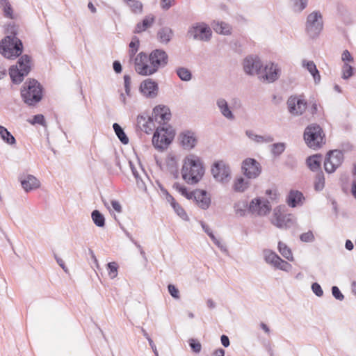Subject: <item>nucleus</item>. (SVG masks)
<instances>
[{
  "instance_id": "8",
  "label": "nucleus",
  "mask_w": 356,
  "mask_h": 356,
  "mask_svg": "<svg viewBox=\"0 0 356 356\" xmlns=\"http://www.w3.org/2000/svg\"><path fill=\"white\" fill-rule=\"evenodd\" d=\"M211 173L213 179L222 184H228L232 178L231 168L223 160H218L213 163Z\"/></svg>"
},
{
  "instance_id": "31",
  "label": "nucleus",
  "mask_w": 356,
  "mask_h": 356,
  "mask_svg": "<svg viewBox=\"0 0 356 356\" xmlns=\"http://www.w3.org/2000/svg\"><path fill=\"white\" fill-rule=\"evenodd\" d=\"M212 27L213 29L219 34L228 35L232 33L229 26L223 22H213Z\"/></svg>"
},
{
  "instance_id": "50",
  "label": "nucleus",
  "mask_w": 356,
  "mask_h": 356,
  "mask_svg": "<svg viewBox=\"0 0 356 356\" xmlns=\"http://www.w3.org/2000/svg\"><path fill=\"white\" fill-rule=\"evenodd\" d=\"M240 204L236 203L234 205V209L236 211V213L239 215L241 217H243L246 215V210H248V204L247 202H244L243 203V207H239Z\"/></svg>"
},
{
  "instance_id": "20",
  "label": "nucleus",
  "mask_w": 356,
  "mask_h": 356,
  "mask_svg": "<svg viewBox=\"0 0 356 356\" xmlns=\"http://www.w3.org/2000/svg\"><path fill=\"white\" fill-rule=\"evenodd\" d=\"M261 72H264V74L260 77H261L264 81L267 83H273L279 79L281 70L277 64L270 63L266 65L264 69L262 68Z\"/></svg>"
},
{
  "instance_id": "23",
  "label": "nucleus",
  "mask_w": 356,
  "mask_h": 356,
  "mask_svg": "<svg viewBox=\"0 0 356 356\" xmlns=\"http://www.w3.org/2000/svg\"><path fill=\"white\" fill-rule=\"evenodd\" d=\"M305 200V196L301 191L292 189L289 191L286 202L290 207L295 208L302 205Z\"/></svg>"
},
{
  "instance_id": "26",
  "label": "nucleus",
  "mask_w": 356,
  "mask_h": 356,
  "mask_svg": "<svg viewBox=\"0 0 356 356\" xmlns=\"http://www.w3.org/2000/svg\"><path fill=\"white\" fill-rule=\"evenodd\" d=\"M322 156L320 154L309 156L306 159L308 168L313 172H318L321 168Z\"/></svg>"
},
{
  "instance_id": "37",
  "label": "nucleus",
  "mask_w": 356,
  "mask_h": 356,
  "mask_svg": "<svg viewBox=\"0 0 356 356\" xmlns=\"http://www.w3.org/2000/svg\"><path fill=\"white\" fill-rule=\"evenodd\" d=\"M91 218L96 226L99 227H104L105 226V217L99 210L95 209L92 211Z\"/></svg>"
},
{
  "instance_id": "42",
  "label": "nucleus",
  "mask_w": 356,
  "mask_h": 356,
  "mask_svg": "<svg viewBox=\"0 0 356 356\" xmlns=\"http://www.w3.org/2000/svg\"><path fill=\"white\" fill-rule=\"evenodd\" d=\"M171 207L173 208L175 212L177 214V216H179L181 219L186 221L189 220V218L186 212L185 211L184 209L178 202L175 203L174 205Z\"/></svg>"
},
{
  "instance_id": "28",
  "label": "nucleus",
  "mask_w": 356,
  "mask_h": 356,
  "mask_svg": "<svg viewBox=\"0 0 356 356\" xmlns=\"http://www.w3.org/2000/svg\"><path fill=\"white\" fill-rule=\"evenodd\" d=\"M216 104L223 116L229 120L234 119V115L231 111L227 102L225 99L219 98L216 102Z\"/></svg>"
},
{
  "instance_id": "6",
  "label": "nucleus",
  "mask_w": 356,
  "mask_h": 356,
  "mask_svg": "<svg viewBox=\"0 0 356 356\" xmlns=\"http://www.w3.org/2000/svg\"><path fill=\"white\" fill-rule=\"evenodd\" d=\"M175 134V130L170 124L159 126L152 137V144L155 149L160 151L167 149L172 143Z\"/></svg>"
},
{
  "instance_id": "57",
  "label": "nucleus",
  "mask_w": 356,
  "mask_h": 356,
  "mask_svg": "<svg viewBox=\"0 0 356 356\" xmlns=\"http://www.w3.org/2000/svg\"><path fill=\"white\" fill-rule=\"evenodd\" d=\"M33 124H38L40 125L45 124V118L42 114H37L33 116V121L31 122Z\"/></svg>"
},
{
  "instance_id": "49",
  "label": "nucleus",
  "mask_w": 356,
  "mask_h": 356,
  "mask_svg": "<svg viewBox=\"0 0 356 356\" xmlns=\"http://www.w3.org/2000/svg\"><path fill=\"white\" fill-rule=\"evenodd\" d=\"M293 9L295 11L301 12L307 6L308 0H293Z\"/></svg>"
},
{
  "instance_id": "36",
  "label": "nucleus",
  "mask_w": 356,
  "mask_h": 356,
  "mask_svg": "<svg viewBox=\"0 0 356 356\" xmlns=\"http://www.w3.org/2000/svg\"><path fill=\"white\" fill-rule=\"evenodd\" d=\"M0 7L2 8L4 17L14 19L13 8L8 0H0Z\"/></svg>"
},
{
  "instance_id": "35",
  "label": "nucleus",
  "mask_w": 356,
  "mask_h": 356,
  "mask_svg": "<svg viewBox=\"0 0 356 356\" xmlns=\"http://www.w3.org/2000/svg\"><path fill=\"white\" fill-rule=\"evenodd\" d=\"M134 14H141L143 10L142 2L138 0H123Z\"/></svg>"
},
{
  "instance_id": "34",
  "label": "nucleus",
  "mask_w": 356,
  "mask_h": 356,
  "mask_svg": "<svg viewBox=\"0 0 356 356\" xmlns=\"http://www.w3.org/2000/svg\"><path fill=\"white\" fill-rule=\"evenodd\" d=\"M177 76L183 81H189L192 79L191 71L184 67H178L175 70Z\"/></svg>"
},
{
  "instance_id": "52",
  "label": "nucleus",
  "mask_w": 356,
  "mask_h": 356,
  "mask_svg": "<svg viewBox=\"0 0 356 356\" xmlns=\"http://www.w3.org/2000/svg\"><path fill=\"white\" fill-rule=\"evenodd\" d=\"M168 293L170 294V296L173 298L177 299V300L180 298L179 291L176 287L175 285H174L172 284H169L168 285Z\"/></svg>"
},
{
  "instance_id": "2",
  "label": "nucleus",
  "mask_w": 356,
  "mask_h": 356,
  "mask_svg": "<svg viewBox=\"0 0 356 356\" xmlns=\"http://www.w3.org/2000/svg\"><path fill=\"white\" fill-rule=\"evenodd\" d=\"M17 29L15 23L8 24L5 29L8 35L0 42V54L10 60L16 59L24 50L22 41L17 37Z\"/></svg>"
},
{
  "instance_id": "48",
  "label": "nucleus",
  "mask_w": 356,
  "mask_h": 356,
  "mask_svg": "<svg viewBox=\"0 0 356 356\" xmlns=\"http://www.w3.org/2000/svg\"><path fill=\"white\" fill-rule=\"evenodd\" d=\"M155 17L150 14L145 17V18L141 22L142 26L146 31L148 28L151 27L154 22Z\"/></svg>"
},
{
  "instance_id": "59",
  "label": "nucleus",
  "mask_w": 356,
  "mask_h": 356,
  "mask_svg": "<svg viewBox=\"0 0 356 356\" xmlns=\"http://www.w3.org/2000/svg\"><path fill=\"white\" fill-rule=\"evenodd\" d=\"M341 59L343 62H353V57L352 56L350 51L347 49L344 50L341 55Z\"/></svg>"
},
{
  "instance_id": "45",
  "label": "nucleus",
  "mask_w": 356,
  "mask_h": 356,
  "mask_svg": "<svg viewBox=\"0 0 356 356\" xmlns=\"http://www.w3.org/2000/svg\"><path fill=\"white\" fill-rule=\"evenodd\" d=\"M300 240L305 243H312L315 241V236L312 231L309 230L300 235Z\"/></svg>"
},
{
  "instance_id": "43",
  "label": "nucleus",
  "mask_w": 356,
  "mask_h": 356,
  "mask_svg": "<svg viewBox=\"0 0 356 356\" xmlns=\"http://www.w3.org/2000/svg\"><path fill=\"white\" fill-rule=\"evenodd\" d=\"M342 78L347 80L353 75L354 68L351 65L345 63L342 67Z\"/></svg>"
},
{
  "instance_id": "13",
  "label": "nucleus",
  "mask_w": 356,
  "mask_h": 356,
  "mask_svg": "<svg viewBox=\"0 0 356 356\" xmlns=\"http://www.w3.org/2000/svg\"><path fill=\"white\" fill-rule=\"evenodd\" d=\"M177 140L183 149L190 151L196 147L198 138L195 132L192 130L186 129L179 134Z\"/></svg>"
},
{
  "instance_id": "22",
  "label": "nucleus",
  "mask_w": 356,
  "mask_h": 356,
  "mask_svg": "<svg viewBox=\"0 0 356 356\" xmlns=\"http://www.w3.org/2000/svg\"><path fill=\"white\" fill-rule=\"evenodd\" d=\"M19 181L22 187L26 193L35 190L40 186V181L31 175L21 176Z\"/></svg>"
},
{
  "instance_id": "16",
  "label": "nucleus",
  "mask_w": 356,
  "mask_h": 356,
  "mask_svg": "<svg viewBox=\"0 0 356 356\" xmlns=\"http://www.w3.org/2000/svg\"><path fill=\"white\" fill-rule=\"evenodd\" d=\"M159 90L158 83L149 78L143 80L139 86L140 92L145 97L149 99L155 98L158 95Z\"/></svg>"
},
{
  "instance_id": "40",
  "label": "nucleus",
  "mask_w": 356,
  "mask_h": 356,
  "mask_svg": "<svg viewBox=\"0 0 356 356\" xmlns=\"http://www.w3.org/2000/svg\"><path fill=\"white\" fill-rule=\"evenodd\" d=\"M325 186V177L322 170L317 172L315 176L314 188L317 191H321Z\"/></svg>"
},
{
  "instance_id": "51",
  "label": "nucleus",
  "mask_w": 356,
  "mask_h": 356,
  "mask_svg": "<svg viewBox=\"0 0 356 356\" xmlns=\"http://www.w3.org/2000/svg\"><path fill=\"white\" fill-rule=\"evenodd\" d=\"M284 164L289 169L293 170L297 166V161L293 155H289Z\"/></svg>"
},
{
  "instance_id": "15",
  "label": "nucleus",
  "mask_w": 356,
  "mask_h": 356,
  "mask_svg": "<svg viewBox=\"0 0 356 356\" xmlns=\"http://www.w3.org/2000/svg\"><path fill=\"white\" fill-rule=\"evenodd\" d=\"M263 64L257 56H248L243 60V69L246 74L260 75Z\"/></svg>"
},
{
  "instance_id": "14",
  "label": "nucleus",
  "mask_w": 356,
  "mask_h": 356,
  "mask_svg": "<svg viewBox=\"0 0 356 356\" xmlns=\"http://www.w3.org/2000/svg\"><path fill=\"white\" fill-rule=\"evenodd\" d=\"M271 210V205L268 200L262 201L261 197L252 200L248 204V212L256 213L258 216H265Z\"/></svg>"
},
{
  "instance_id": "25",
  "label": "nucleus",
  "mask_w": 356,
  "mask_h": 356,
  "mask_svg": "<svg viewBox=\"0 0 356 356\" xmlns=\"http://www.w3.org/2000/svg\"><path fill=\"white\" fill-rule=\"evenodd\" d=\"M302 66L311 74L316 84L320 83L321 75L314 61L304 59L302 61Z\"/></svg>"
},
{
  "instance_id": "4",
  "label": "nucleus",
  "mask_w": 356,
  "mask_h": 356,
  "mask_svg": "<svg viewBox=\"0 0 356 356\" xmlns=\"http://www.w3.org/2000/svg\"><path fill=\"white\" fill-rule=\"evenodd\" d=\"M44 88L35 79L26 80L20 90L22 101L29 106H35L43 97Z\"/></svg>"
},
{
  "instance_id": "55",
  "label": "nucleus",
  "mask_w": 356,
  "mask_h": 356,
  "mask_svg": "<svg viewBox=\"0 0 356 356\" xmlns=\"http://www.w3.org/2000/svg\"><path fill=\"white\" fill-rule=\"evenodd\" d=\"M312 290L313 293L318 297H322L323 295V291L321 285L317 282H314L312 284Z\"/></svg>"
},
{
  "instance_id": "44",
  "label": "nucleus",
  "mask_w": 356,
  "mask_h": 356,
  "mask_svg": "<svg viewBox=\"0 0 356 356\" xmlns=\"http://www.w3.org/2000/svg\"><path fill=\"white\" fill-rule=\"evenodd\" d=\"M188 345L193 353L197 354L201 352L202 345L197 339H190L188 340Z\"/></svg>"
},
{
  "instance_id": "12",
  "label": "nucleus",
  "mask_w": 356,
  "mask_h": 356,
  "mask_svg": "<svg viewBox=\"0 0 356 356\" xmlns=\"http://www.w3.org/2000/svg\"><path fill=\"white\" fill-rule=\"evenodd\" d=\"M241 172L247 179H256L261 172V166L255 159L247 158L242 162Z\"/></svg>"
},
{
  "instance_id": "62",
  "label": "nucleus",
  "mask_w": 356,
  "mask_h": 356,
  "mask_svg": "<svg viewBox=\"0 0 356 356\" xmlns=\"http://www.w3.org/2000/svg\"><path fill=\"white\" fill-rule=\"evenodd\" d=\"M113 209L118 213H121L122 208L120 202L117 200H113L111 202Z\"/></svg>"
},
{
  "instance_id": "10",
  "label": "nucleus",
  "mask_w": 356,
  "mask_h": 356,
  "mask_svg": "<svg viewBox=\"0 0 356 356\" xmlns=\"http://www.w3.org/2000/svg\"><path fill=\"white\" fill-rule=\"evenodd\" d=\"M187 35L194 40L209 41L212 36L210 26L204 22H197L189 27Z\"/></svg>"
},
{
  "instance_id": "29",
  "label": "nucleus",
  "mask_w": 356,
  "mask_h": 356,
  "mask_svg": "<svg viewBox=\"0 0 356 356\" xmlns=\"http://www.w3.org/2000/svg\"><path fill=\"white\" fill-rule=\"evenodd\" d=\"M172 36L173 31L170 27H162L157 32V39L161 43L168 44L171 40Z\"/></svg>"
},
{
  "instance_id": "5",
  "label": "nucleus",
  "mask_w": 356,
  "mask_h": 356,
  "mask_svg": "<svg viewBox=\"0 0 356 356\" xmlns=\"http://www.w3.org/2000/svg\"><path fill=\"white\" fill-rule=\"evenodd\" d=\"M15 65H11L8 69L9 76L13 84L19 85L23 82L24 78L31 71V56L22 54L18 57Z\"/></svg>"
},
{
  "instance_id": "63",
  "label": "nucleus",
  "mask_w": 356,
  "mask_h": 356,
  "mask_svg": "<svg viewBox=\"0 0 356 356\" xmlns=\"http://www.w3.org/2000/svg\"><path fill=\"white\" fill-rule=\"evenodd\" d=\"M113 67L114 71L117 74H120L122 71V65H121V63H120V62L119 60H115L113 63Z\"/></svg>"
},
{
  "instance_id": "61",
  "label": "nucleus",
  "mask_w": 356,
  "mask_h": 356,
  "mask_svg": "<svg viewBox=\"0 0 356 356\" xmlns=\"http://www.w3.org/2000/svg\"><path fill=\"white\" fill-rule=\"evenodd\" d=\"M175 0H161V7L163 10H167L172 6V2Z\"/></svg>"
},
{
  "instance_id": "24",
  "label": "nucleus",
  "mask_w": 356,
  "mask_h": 356,
  "mask_svg": "<svg viewBox=\"0 0 356 356\" xmlns=\"http://www.w3.org/2000/svg\"><path fill=\"white\" fill-rule=\"evenodd\" d=\"M149 124H153V118L149 116L147 113H144L140 114L137 117V127L144 131L146 134H150L153 128L149 127Z\"/></svg>"
},
{
  "instance_id": "64",
  "label": "nucleus",
  "mask_w": 356,
  "mask_h": 356,
  "mask_svg": "<svg viewBox=\"0 0 356 356\" xmlns=\"http://www.w3.org/2000/svg\"><path fill=\"white\" fill-rule=\"evenodd\" d=\"M220 341H221L222 345L225 348H227V347H228V346L230 345L229 339V337H228L227 335H225V334H222V335L220 337Z\"/></svg>"
},
{
  "instance_id": "1",
  "label": "nucleus",
  "mask_w": 356,
  "mask_h": 356,
  "mask_svg": "<svg viewBox=\"0 0 356 356\" xmlns=\"http://www.w3.org/2000/svg\"><path fill=\"white\" fill-rule=\"evenodd\" d=\"M168 62V56L163 49H156L149 56L141 51L134 58L135 70L140 75L150 76L164 67Z\"/></svg>"
},
{
  "instance_id": "60",
  "label": "nucleus",
  "mask_w": 356,
  "mask_h": 356,
  "mask_svg": "<svg viewBox=\"0 0 356 356\" xmlns=\"http://www.w3.org/2000/svg\"><path fill=\"white\" fill-rule=\"evenodd\" d=\"M129 164H130V168H131L132 174H133L134 177L136 179V184H137L138 186H140V181H139L140 175H139V173L137 171L136 167L134 166V165L133 164V163L131 161H129Z\"/></svg>"
},
{
  "instance_id": "56",
  "label": "nucleus",
  "mask_w": 356,
  "mask_h": 356,
  "mask_svg": "<svg viewBox=\"0 0 356 356\" xmlns=\"http://www.w3.org/2000/svg\"><path fill=\"white\" fill-rule=\"evenodd\" d=\"M245 134H246V136L249 138H250V139H252V140H254V141H256L257 143H261L262 141V139H263L262 136L257 135V134H254L251 130H247L245 131Z\"/></svg>"
},
{
  "instance_id": "21",
  "label": "nucleus",
  "mask_w": 356,
  "mask_h": 356,
  "mask_svg": "<svg viewBox=\"0 0 356 356\" xmlns=\"http://www.w3.org/2000/svg\"><path fill=\"white\" fill-rule=\"evenodd\" d=\"M194 196L192 200L195 201L196 204L202 210H207L209 208L211 199L210 194L204 189L194 190Z\"/></svg>"
},
{
  "instance_id": "7",
  "label": "nucleus",
  "mask_w": 356,
  "mask_h": 356,
  "mask_svg": "<svg viewBox=\"0 0 356 356\" xmlns=\"http://www.w3.org/2000/svg\"><path fill=\"white\" fill-rule=\"evenodd\" d=\"M303 137L307 145L314 150L320 149L325 143L323 129L317 124L308 125L305 129Z\"/></svg>"
},
{
  "instance_id": "27",
  "label": "nucleus",
  "mask_w": 356,
  "mask_h": 356,
  "mask_svg": "<svg viewBox=\"0 0 356 356\" xmlns=\"http://www.w3.org/2000/svg\"><path fill=\"white\" fill-rule=\"evenodd\" d=\"M250 186V181L243 177L239 176L235 178L232 185V189L236 193H244Z\"/></svg>"
},
{
  "instance_id": "9",
  "label": "nucleus",
  "mask_w": 356,
  "mask_h": 356,
  "mask_svg": "<svg viewBox=\"0 0 356 356\" xmlns=\"http://www.w3.org/2000/svg\"><path fill=\"white\" fill-rule=\"evenodd\" d=\"M323 29V16L320 11L316 10L308 15L305 30L310 38L318 37Z\"/></svg>"
},
{
  "instance_id": "19",
  "label": "nucleus",
  "mask_w": 356,
  "mask_h": 356,
  "mask_svg": "<svg viewBox=\"0 0 356 356\" xmlns=\"http://www.w3.org/2000/svg\"><path fill=\"white\" fill-rule=\"evenodd\" d=\"M287 107L289 113L293 115H302L307 108V102L291 96L287 100Z\"/></svg>"
},
{
  "instance_id": "41",
  "label": "nucleus",
  "mask_w": 356,
  "mask_h": 356,
  "mask_svg": "<svg viewBox=\"0 0 356 356\" xmlns=\"http://www.w3.org/2000/svg\"><path fill=\"white\" fill-rule=\"evenodd\" d=\"M286 143H273L270 145V152L272 154L277 157L280 156L286 149Z\"/></svg>"
},
{
  "instance_id": "30",
  "label": "nucleus",
  "mask_w": 356,
  "mask_h": 356,
  "mask_svg": "<svg viewBox=\"0 0 356 356\" xmlns=\"http://www.w3.org/2000/svg\"><path fill=\"white\" fill-rule=\"evenodd\" d=\"M0 138L8 145H13L16 144L15 138L5 127L2 125H0Z\"/></svg>"
},
{
  "instance_id": "46",
  "label": "nucleus",
  "mask_w": 356,
  "mask_h": 356,
  "mask_svg": "<svg viewBox=\"0 0 356 356\" xmlns=\"http://www.w3.org/2000/svg\"><path fill=\"white\" fill-rule=\"evenodd\" d=\"M118 265L116 262H109L107 264L108 275L111 278H114L118 275Z\"/></svg>"
},
{
  "instance_id": "32",
  "label": "nucleus",
  "mask_w": 356,
  "mask_h": 356,
  "mask_svg": "<svg viewBox=\"0 0 356 356\" xmlns=\"http://www.w3.org/2000/svg\"><path fill=\"white\" fill-rule=\"evenodd\" d=\"M172 188L188 200H192V197H195L194 191H188L186 186L181 185L179 182H175L172 185Z\"/></svg>"
},
{
  "instance_id": "33",
  "label": "nucleus",
  "mask_w": 356,
  "mask_h": 356,
  "mask_svg": "<svg viewBox=\"0 0 356 356\" xmlns=\"http://www.w3.org/2000/svg\"><path fill=\"white\" fill-rule=\"evenodd\" d=\"M113 129L115 135L118 136L119 140L123 144L127 145L129 143V138L125 134L122 127L117 122L113 123Z\"/></svg>"
},
{
  "instance_id": "54",
  "label": "nucleus",
  "mask_w": 356,
  "mask_h": 356,
  "mask_svg": "<svg viewBox=\"0 0 356 356\" xmlns=\"http://www.w3.org/2000/svg\"><path fill=\"white\" fill-rule=\"evenodd\" d=\"M333 297L338 300H343L344 299L343 294L341 292L339 288L337 286H333L331 289Z\"/></svg>"
},
{
  "instance_id": "11",
  "label": "nucleus",
  "mask_w": 356,
  "mask_h": 356,
  "mask_svg": "<svg viewBox=\"0 0 356 356\" xmlns=\"http://www.w3.org/2000/svg\"><path fill=\"white\" fill-rule=\"evenodd\" d=\"M344 160L343 153L339 149H332L327 152L324 160V169L327 173L334 172Z\"/></svg>"
},
{
  "instance_id": "47",
  "label": "nucleus",
  "mask_w": 356,
  "mask_h": 356,
  "mask_svg": "<svg viewBox=\"0 0 356 356\" xmlns=\"http://www.w3.org/2000/svg\"><path fill=\"white\" fill-rule=\"evenodd\" d=\"M275 268L286 272H289L292 268V266L289 262L280 258V261H277V263L275 264Z\"/></svg>"
},
{
  "instance_id": "53",
  "label": "nucleus",
  "mask_w": 356,
  "mask_h": 356,
  "mask_svg": "<svg viewBox=\"0 0 356 356\" xmlns=\"http://www.w3.org/2000/svg\"><path fill=\"white\" fill-rule=\"evenodd\" d=\"M124 87L127 95H131V76L128 74L124 75Z\"/></svg>"
},
{
  "instance_id": "39",
  "label": "nucleus",
  "mask_w": 356,
  "mask_h": 356,
  "mask_svg": "<svg viewBox=\"0 0 356 356\" xmlns=\"http://www.w3.org/2000/svg\"><path fill=\"white\" fill-rule=\"evenodd\" d=\"M264 254L265 261L267 263L272 264L274 267L275 266V264L277 263V261H280V259L281 258L275 252H273L269 250H264Z\"/></svg>"
},
{
  "instance_id": "18",
  "label": "nucleus",
  "mask_w": 356,
  "mask_h": 356,
  "mask_svg": "<svg viewBox=\"0 0 356 356\" xmlns=\"http://www.w3.org/2000/svg\"><path fill=\"white\" fill-rule=\"evenodd\" d=\"M273 216L274 218L273 219L272 222L278 228L286 229L290 227L293 224V221L291 218V215L283 213L281 211L280 207L274 209Z\"/></svg>"
},
{
  "instance_id": "17",
  "label": "nucleus",
  "mask_w": 356,
  "mask_h": 356,
  "mask_svg": "<svg viewBox=\"0 0 356 356\" xmlns=\"http://www.w3.org/2000/svg\"><path fill=\"white\" fill-rule=\"evenodd\" d=\"M152 118L160 124L159 126L169 124L168 122L171 118L170 110L165 105L156 106L153 109Z\"/></svg>"
},
{
  "instance_id": "58",
  "label": "nucleus",
  "mask_w": 356,
  "mask_h": 356,
  "mask_svg": "<svg viewBox=\"0 0 356 356\" xmlns=\"http://www.w3.org/2000/svg\"><path fill=\"white\" fill-rule=\"evenodd\" d=\"M140 46V40L137 36H133L129 44V49L138 50Z\"/></svg>"
},
{
  "instance_id": "3",
  "label": "nucleus",
  "mask_w": 356,
  "mask_h": 356,
  "mask_svg": "<svg viewBox=\"0 0 356 356\" xmlns=\"http://www.w3.org/2000/svg\"><path fill=\"white\" fill-rule=\"evenodd\" d=\"M204 172V163L199 156L191 154L184 158L181 176L187 184L191 185L197 184L202 179Z\"/></svg>"
},
{
  "instance_id": "38",
  "label": "nucleus",
  "mask_w": 356,
  "mask_h": 356,
  "mask_svg": "<svg viewBox=\"0 0 356 356\" xmlns=\"http://www.w3.org/2000/svg\"><path fill=\"white\" fill-rule=\"evenodd\" d=\"M278 250L280 253L287 260L293 261V257L291 252V250L282 241H279L278 243Z\"/></svg>"
}]
</instances>
